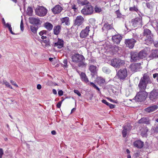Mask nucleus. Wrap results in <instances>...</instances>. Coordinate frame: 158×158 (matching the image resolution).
Returning a JSON list of instances; mask_svg holds the SVG:
<instances>
[{"label": "nucleus", "mask_w": 158, "mask_h": 158, "mask_svg": "<svg viewBox=\"0 0 158 158\" xmlns=\"http://www.w3.org/2000/svg\"><path fill=\"white\" fill-rule=\"evenodd\" d=\"M155 131L156 132H158V125H157L155 127Z\"/></svg>", "instance_id": "774afa93"}, {"label": "nucleus", "mask_w": 158, "mask_h": 158, "mask_svg": "<svg viewBox=\"0 0 158 158\" xmlns=\"http://www.w3.org/2000/svg\"><path fill=\"white\" fill-rule=\"evenodd\" d=\"M95 11L96 12L99 13L102 11V10L101 8L96 6L94 8Z\"/></svg>", "instance_id": "37998d69"}, {"label": "nucleus", "mask_w": 158, "mask_h": 158, "mask_svg": "<svg viewBox=\"0 0 158 158\" xmlns=\"http://www.w3.org/2000/svg\"><path fill=\"white\" fill-rule=\"evenodd\" d=\"M84 19L81 16H78L75 20V24L78 26L81 25L84 22Z\"/></svg>", "instance_id": "4468645a"}, {"label": "nucleus", "mask_w": 158, "mask_h": 158, "mask_svg": "<svg viewBox=\"0 0 158 158\" xmlns=\"http://www.w3.org/2000/svg\"><path fill=\"white\" fill-rule=\"evenodd\" d=\"M138 54L139 59H143L147 56V53L144 51H141Z\"/></svg>", "instance_id": "473e14b6"}, {"label": "nucleus", "mask_w": 158, "mask_h": 158, "mask_svg": "<svg viewBox=\"0 0 158 158\" xmlns=\"http://www.w3.org/2000/svg\"><path fill=\"white\" fill-rule=\"evenodd\" d=\"M134 145L135 147L140 148L143 147V142L140 140H138L134 143Z\"/></svg>", "instance_id": "5701e85b"}, {"label": "nucleus", "mask_w": 158, "mask_h": 158, "mask_svg": "<svg viewBox=\"0 0 158 158\" xmlns=\"http://www.w3.org/2000/svg\"><path fill=\"white\" fill-rule=\"evenodd\" d=\"M93 7L91 5H87L84 6L81 10V13L85 15H91L93 12Z\"/></svg>", "instance_id": "423d86ee"}, {"label": "nucleus", "mask_w": 158, "mask_h": 158, "mask_svg": "<svg viewBox=\"0 0 158 158\" xmlns=\"http://www.w3.org/2000/svg\"><path fill=\"white\" fill-rule=\"evenodd\" d=\"M47 31L45 30H43L41 31L39 33V35L40 36L42 35H46Z\"/></svg>", "instance_id": "a18cd8bd"}, {"label": "nucleus", "mask_w": 158, "mask_h": 158, "mask_svg": "<svg viewBox=\"0 0 158 158\" xmlns=\"http://www.w3.org/2000/svg\"><path fill=\"white\" fill-rule=\"evenodd\" d=\"M148 131V129L147 128H143L142 131L141 135L143 137L146 136H147V133Z\"/></svg>", "instance_id": "f704fd0d"}, {"label": "nucleus", "mask_w": 158, "mask_h": 158, "mask_svg": "<svg viewBox=\"0 0 158 158\" xmlns=\"http://www.w3.org/2000/svg\"><path fill=\"white\" fill-rule=\"evenodd\" d=\"M3 84L5 85L6 86L11 89H13L12 87L10 85L9 83L6 81H3Z\"/></svg>", "instance_id": "ea45409f"}, {"label": "nucleus", "mask_w": 158, "mask_h": 158, "mask_svg": "<svg viewBox=\"0 0 158 158\" xmlns=\"http://www.w3.org/2000/svg\"><path fill=\"white\" fill-rule=\"evenodd\" d=\"M102 70L104 72L106 73H109L110 71V70L108 69H107L106 67L103 68Z\"/></svg>", "instance_id": "3c124183"}, {"label": "nucleus", "mask_w": 158, "mask_h": 158, "mask_svg": "<svg viewBox=\"0 0 158 158\" xmlns=\"http://www.w3.org/2000/svg\"><path fill=\"white\" fill-rule=\"evenodd\" d=\"M149 57L152 58L158 57V50H152Z\"/></svg>", "instance_id": "a878e982"}, {"label": "nucleus", "mask_w": 158, "mask_h": 158, "mask_svg": "<svg viewBox=\"0 0 158 158\" xmlns=\"http://www.w3.org/2000/svg\"><path fill=\"white\" fill-rule=\"evenodd\" d=\"M20 27L21 30L22 31H23L24 30V27H23V21L22 20L21 22Z\"/></svg>", "instance_id": "09e8293b"}, {"label": "nucleus", "mask_w": 158, "mask_h": 158, "mask_svg": "<svg viewBox=\"0 0 158 158\" xmlns=\"http://www.w3.org/2000/svg\"><path fill=\"white\" fill-rule=\"evenodd\" d=\"M136 42V40L133 39H127L125 41V44L126 46L130 48H132L134 46L135 43Z\"/></svg>", "instance_id": "9b49d317"}, {"label": "nucleus", "mask_w": 158, "mask_h": 158, "mask_svg": "<svg viewBox=\"0 0 158 158\" xmlns=\"http://www.w3.org/2000/svg\"><path fill=\"white\" fill-rule=\"evenodd\" d=\"M73 91L74 93L77 94L79 96H81V94L78 90L74 89Z\"/></svg>", "instance_id": "8fccbe9b"}, {"label": "nucleus", "mask_w": 158, "mask_h": 158, "mask_svg": "<svg viewBox=\"0 0 158 158\" xmlns=\"http://www.w3.org/2000/svg\"><path fill=\"white\" fill-rule=\"evenodd\" d=\"M139 66L138 63L132 64L131 66V70L132 71H136L139 70Z\"/></svg>", "instance_id": "bb28decb"}, {"label": "nucleus", "mask_w": 158, "mask_h": 158, "mask_svg": "<svg viewBox=\"0 0 158 158\" xmlns=\"http://www.w3.org/2000/svg\"><path fill=\"white\" fill-rule=\"evenodd\" d=\"M89 69L91 72V74L93 76L97 73V67L96 66L91 65L89 66Z\"/></svg>", "instance_id": "b1692460"}, {"label": "nucleus", "mask_w": 158, "mask_h": 158, "mask_svg": "<svg viewBox=\"0 0 158 158\" xmlns=\"http://www.w3.org/2000/svg\"><path fill=\"white\" fill-rule=\"evenodd\" d=\"M105 79L102 77H98V82L99 85L105 83Z\"/></svg>", "instance_id": "72a5a7b5"}, {"label": "nucleus", "mask_w": 158, "mask_h": 158, "mask_svg": "<svg viewBox=\"0 0 158 158\" xmlns=\"http://www.w3.org/2000/svg\"><path fill=\"white\" fill-rule=\"evenodd\" d=\"M64 100H62L61 101H60L59 102H58V103L57 104V107L58 108H60V106H61V104L62 103V102Z\"/></svg>", "instance_id": "5fc2aeb1"}, {"label": "nucleus", "mask_w": 158, "mask_h": 158, "mask_svg": "<svg viewBox=\"0 0 158 158\" xmlns=\"http://www.w3.org/2000/svg\"><path fill=\"white\" fill-rule=\"evenodd\" d=\"M36 14L40 16H44L47 14V10L43 6H38L35 9Z\"/></svg>", "instance_id": "39448f33"}, {"label": "nucleus", "mask_w": 158, "mask_h": 158, "mask_svg": "<svg viewBox=\"0 0 158 158\" xmlns=\"http://www.w3.org/2000/svg\"><path fill=\"white\" fill-rule=\"evenodd\" d=\"M128 131L129 130L127 128L125 127H124L123 130L122 131L123 136V137H125L126 136L127 134V131Z\"/></svg>", "instance_id": "4c0bfd02"}, {"label": "nucleus", "mask_w": 158, "mask_h": 158, "mask_svg": "<svg viewBox=\"0 0 158 158\" xmlns=\"http://www.w3.org/2000/svg\"><path fill=\"white\" fill-rule=\"evenodd\" d=\"M110 108L111 109H113L114 107V106L111 103H109L108 105Z\"/></svg>", "instance_id": "13d9d810"}, {"label": "nucleus", "mask_w": 158, "mask_h": 158, "mask_svg": "<svg viewBox=\"0 0 158 158\" xmlns=\"http://www.w3.org/2000/svg\"><path fill=\"white\" fill-rule=\"evenodd\" d=\"M142 20L141 18H136L132 21L133 25L134 27L142 26Z\"/></svg>", "instance_id": "f8f14e48"}, {"label": "nucleus", "mask_w": 158, "mask_h": 158, "mask_svg": "<svg viewBox=\"0 0 158 158\" xmlns=\"http://www.w3.org/2000/svg\"><path fill=\"white\" fill-rule=\"evenodd\" d=\"M40 42L42 45L44 46L45 48L48 47L49 46H50L48 40H41L40 41Z\"/></svg>", "instance_id": "7c9ffc66"}, {"label": "nucleus", "mask_w": 158, "mask_h": 158, "mask_svg": "<svg viewBox=\"0 0 158 158\" xmlns=\"http://www.w3.org/2000/svg\"><path fill=\"white\" fill-rule=\"evenodd\" d=\"M148 73L143 74L139 81L138 87L140 90H144L148 88V85L152 83L151 78Z\"/></svg>", "instance_id": "f03ea898"}, {"label": "nucleus", "mask_w": 158, "mask_h": 158, "mask_svg": "<svg viewBox=\"0 0 158 158\" xmlns=\"http://www.w3.org/2000/svg\"><path fill=\"white\" fill-rule=\"evenodd\" d=\"M61 27L60 25H57L56 26L54 27L53 29L54 33V34L56 35H58L61 30Z\"/></svg>", "instance_id": "cd10ccee"}, {"label": "nucleus", "mask_w": 158, "mask_h": 158, "mask_svg": "<svg viewBox=\"0 0 158 158\" xmlns=\"http://www.w3.org/2000/svg\"><path fill=\"white\" fill-rule=\"evenodd\" d=\"M127 71L126 69H120L117 73V75L120 80L124 79L127 76Z\"/></svg>", "instance_id": "0eeeda50"}, {"label": "nucleus", "mask_w": 158, "mask_h": 158, "mask_svg": "<svg viewBox=\"0 0 158 158\" xmlns=\"http://www.w3.org/2000/svg\"><path fill=\"white\" fill-rule=\"evenodd\" d=\"M30 29L32 32L34 33H36L37 30V28L36 27L34 26H31Z\"/></svg>", "instance_id": "e433bc0d"}, {"label": "nucleus", "mask_w": 158, "mask_h": 158, "mask_svg": "<svg viewBox=\"0 0 158 158\" xmlns=\"http://www.w3.org/2000/svg\"><path fill=\"white\" fill-rule=\"evenodd\" d=\"M90 85L92 86L93 87H94V88L98 90V91H100L99 89L93 83L91 82L90 83Z\"/></svg>", "instance_id": "79ce46f5"}, {"label": "nucleus", "mask_w": 158, "mask_h": 158, "mask_svg": "<svg viewBox=\"0 0 158 158\" xmlns=\"http://www.w3.org/2000/svg\"><path fill=\"white\" fill-rule=\"evenodd\" d=\"M10 33L12 35H15V34L12 31V28L9 30Z\"/></svg>", "instance_id": "69168bd1"}, {"label": "nucleus", "mask_w": 158, "mask_h": 158, "mask_svg": "<svg viewBox=\"0 0 158 158\" xmlns=\"http://www.w3.org/2000/svg\"><path fill=\"white\" fill-rule=\"evenodd\" d=\"M77 0H70L69 6L71 5L70 8L73 9L75 12H77V8L76 7Z\"/></svg>", "instance_id": "412c9836"}, {"label": "nucleus", "mask_w": 158, "mask_h": 158, "mask_svg": "<svg viewBox=\"0 0 158 158\" xmlns=\"http://www.w3.org/2000/svg\"><path fill=\"white\" fill-rule=\"evenodd\" d=\"M63 10V8L59 5H57L52 9V10L54 14L60 13Z\"/></svg>", "instance_id": "dca6fc26"}, {"label": "nucleus", "mask_w": 158, "mask_h": 158, "mask_svg": "<svg viewBox=\"0 0 158 158\" xmlns=\"http://www.w3.org/2000/svg\"><path fill=\"white\" fill-rule=\"evenodd\" d=\"M102 102L106 105L107 106H108L109 103L107 102V101L104 99H103L102 100Z\"/></svg>", "instance_id": "6e6d98bb"}, {"label": "nucleus", "mask_w": 158, "mask_h": 158, "mask_svg": "<svg viewBox=\"0 0 158 158\" xmlns=\"http://www.w3.org/2000/svg\"><path fill=\"white\" fill-rule=\"evenodd\" d=\"M30 23L35 24H38L40 21L38 19L33 17L30 18Z\"/></svg>", "instance_id": "c85d7f7f"}, {"label": "nucleus", "mask_w": 158, "mask_h": 158, "mask_svg": "<svg viewBox=\"0 0 158 158\" xmlns=\"http://www.w3.org/2000/svg\"><path fill=\"white\" fill-rule=\"evenodd\" d=\"M122 39V36L119 35H114L112 38L113 42L117 44H118L120 43Z\"/></svg>", "instance_id": "f3484780"}, {"label": "nucleus", "mask_w": 158, "mask_h": 158, "mask_svg": "<svg viewBox=\"0 0 158 158\" xmlns=\"http://www.w3.org/2000/svg\"><path fill=\"white\" fill-rule=\"evenodd\" d=\"M72 61L74 62H79L82 61L85 58L82 55L78 53L75 54L72 56Z\"/></svg>", "instance_id": "1a4fd4ad"}, {"label": "nucleus", "mask_w": 158, "mask_h": 158, "mask_svg": "<svg viewBox=\"0 0 158 158\" xmlns=\"http://www.w3.org/2000/svg\"><path fill=\"white\" fill-rule=\"evenodd\" d=\"M89 23H91L92 22H94L95 21V20L94 19L91 18L89 19Z\"/></svg>", "instance_id": "052dcab7"}, {"label": "nucleus", "mask_w": 158, "mask_h": 158, "mask_svg": "<svg viewBox=\"0 0 158 158\" xmlns=\"http://www.w3.org/2000/svg\"><path fill=\"white\" fill-rule=\"evenodd\" d=\"M52 93L54 94H57L56 91L55 89H53L52 90Z\"/></svg>", "instance_id": "338daca9"}, {"label": "nucleus", "mask_w": 158, "mask_h": 158, "mask_svg": "<svg viewBox=\"0 0 158 158\" xmlns=\"http://www.w3.org/2000/svg\"><path fill=\"white\" fill-rule=\"evenodd\" d=\"M113 29L112 24H109L108 23H105L102 28L103 31L107 32L109 30Z\"/></svg>", "instance_id": "a211bd4d"}, {"label": "nucleus", "mask_w": 158, "mask_h": 158, "mask_svg": "<svg viewBox=\"0 0 158 158\" xmlns=\"http://www.w3.org/2000/svg\"><path fill=\"white\" fill-rule=\"evenodd\" d=\"M119 50L118 46L116 45L110 46L109 48V52L111 55H114Z\"/></svg>", "instance_id": "2eb2a0df"}, {"label": "nucleus", "mask_w": 158, "mask_h": 158, "mask_svg": "<svg viewBox=\"0 0 158 158\" xmlns=\"http://www.w3.org/2000/svg\"><path fill=\"white\" fill-rule=\"evenodd\" d=\"M58 94L60 96L62 95H63V91L62 90H59L58 92Z\"/></svg>", "instance_id": "4d7b16f0"}, {"label": "nucleus", "mask_w": 158, "mask_h": 158, "mask_svg": "<svg viewBox=\"0 0 158 158\" xmlns=\"http://www.w3.org/2000/svg\"><path fill=\"white\" fill-rule=\"evenodd\" d=\"M44 27L49 31L51 30L53 28V25L51 23L48 22H46L44 24Z\"/></svg>", "instance_id": "2f4dec72"}, {"label": "nucleus", "mask_w": 158, "mask_h": 158, "mask_svg": "<svg viewBox=\"0 0 158 158\" xmlns=\"http://www.w3.org/2000/svg\"><path fill=\"white\" fill-rule=\"evenodd\" d=\"M10 82L12 85H15V86L16 87H18V86L16 84V82L15 81H13V80H10Z\"/></svg>", "instance_id": "603ef678"}, {"label": "nucleus", "mask_w": 158, "mask_h": 158, "mask_svg": "<svg viewBox=\"0 0 158 158\" xmlns=\"http://www.w3.org/2000/svg\"><path fill=\"white\" fill-rule=\"evenodd\" d=\"M154 5L155 3L153 2L147 3L146 4V6L147 7L150 9L152 8Z\"/></svg>", "instance_id": "c9c22d12"}, {"label": "nucleus", "mask_w": 158, "mask_h": 158, "mask_svg": "<svg viewBox=\"0 0 158 158\" xmlns=\"http://www.w3.org/2000/svg\"><path fill=\"white\" fill-rule=\"evenodd\" d=\"M115 13L117 15V16L118 17H121V14L120 13L119 11L118 10H117L115 12Z\"/></svg>", "instance_id": "de8ad7c7"}, {"label": "nucleus", "mask_w": 158, "mask_h": 158, "mask_svg": "<svg viewBox=\"0 0 158 158\" xmlns=\"http://www.w3.org/2000/svg\"><path fill=\"white\" fill-rule=\"evenodd\" d=\"M147 96V93L144 90H140L137 94L135 98L137 102H141L145 100Z\"/></svg>", "instance_id": "20e7f679"}, {"label": "nucleus", "mask_w": 158, "mask_h": 158, "mask_svg": "<svg viewBox=\"0 0 158 158\" xmlns=\"http://www.w3.org/2000/svg\"><path fill=\"white\" fill-rule=\"evenodd\" d=\"M5 27H6L7 28V27H9V26H11V24L8 23H7L5 25Z\"/></svg>", "instance_id": "0e129e2a"}, {"label": "nucleus", "mask_w": 158, "mask_h": 158, "mask_svg": "<svg viewBox=\"0 0 158 158\" xmlns=\"http://www.w3.org/2000/svg\"><path fill=\"white\" fill-rule=\"evenodd\" d=\"M131 58L133 61H135L139 60V55L137 52H131Z\"/></svg>", "instance_id": "4be33fe9"}, {"label": "nucleus", "mask_w": 158, "mask_h": 158, "mask_svg": "<svg viewBox=\"0 0 158 158\" xmlns=\"http://www.w3.org/2000/svg\"><path fill=\"white\" fill-rule=\"evenodd\" d=\"M64 41L63 40L58 39L57 42L54 44V46L55 47H57L58 48L60 49L63 47Z\"/></svg>", "instance_id": "6ab92c4d"}, {"label": "nucleus", "mask_w": 158, "mask_h": 158, "mask_svg": "<svg viewBox=\"0 0 158 158\" xmlns=\"http://www.w3.org/2000/svg\"><path fill=\"white\" fill-rule=\"evenodd\" d=\"M149 98L152 101H154L158 98V90L153 89L149 94Z\"/></svg>", "instance_id": "9d476101"}, {"label": "nucleus", "mask_w": 158, "mask_h": 158, "mask_svg": "<svg viewBox=\"0 0 158 158\" xmlns=\"http://www.w3.org/2000/svg\"><path fill=\"white\" fill-rule=\"evenodd\" d=\"M90 27V25L86 26L85 29L81 30L80 33V36L81 38H86L89 35Z\"/></svg>", "instance_id": "6e6552de"}, {"label": "nucleus", "mask_w": 158, "mask_h": 158, "mask_svg": "<svg viewBox=\"0 0 158 158\" xmlns=\"http://www.w3.org/2000/svg\"><path fill=\"white\" fill-rule=\"evenodd\" d=\"M109 63L115 68H119L123 66L125 64L123 60L118 58H114L109 61Z\"/></svg>", "instance_id": "7ed1b4c3"}, {"label": "nucleus", "mask_w": 158, "mask_h": 158, "mask_svg": "<svg viewBox=\"0 0 158 158\" xmlns=\"http://www.w3.org/2000/svg\"><path fill=\"white\" fill-rule=\"evenodd\" d=\"M80 78L82 81L85 83H89V80L85 74L83 72H81L80 74Z\"/></svg>", "instance_id": "aec40b11"}, {"label": "nucleus", "mask_w": 158, "mask_h": 158, "mask_svg": "<svg viewBox=\"0 0 158 158\" xmlns=\"http://www.w3.org/2000/svg\"><path fill=\"white\" fill-rule=\"evenodd\" d=\"M61 21L62 23L66 25H69L70 23L69 19L68 17H66L61 19Z\"/></svg>", "instance_id": "393cba45"}, {"label": "nucleus", "mask_w": 158, "mask_h": 158, "mask_svg": "<svg viewBox=\"0 0 158 158\" xmlns=\"http://www.w3.org/2000/svg\"><path fill=\"white\" fill-rule=\"evenodd\" d=\"M79 4L82 6L87 4L89 3V2L87 0H81L78 2Z\"/></svg>", "instance_id": "58836bf2"}, {"label": "nucleus", "mask_w": 158, "mask_h": 158, "mask_svg": "<svg viewBox=\"0 0 158 158\" xmlns=\"http://www.w3.org/2000/svg\"><path fill=\"white\" fill-rule=\"evenodd\" d=\"M63 66L64 67L66 68L67 67V59H64L63 61Z\"/></svg>", "instance_id": "49530a36"}, {"label": "nucleus", "mask_w": 158, "mask_h": 158, "mask_svg": "<svg viewBox=\"0 0 158 158\" xmlns=\"http://www.w3.org/2000/svg\"><path fill=\"white\" fill-rule=\"evenodd\" d=\"M153 77L154 78L156 77L157 78V81L158 82V73L153 74Z\"/></svg>", "instance_id": "bf43d9fd"}, {"label": "nucleus", "mask_w": 158, "mask_h": 158, "mask_svg": "<svg viewBox=\"0 0 158 158\" xmlns=\"http://www.w3.org/2000/svg\"><path fill=\"white\" fill-rule=\"evenodd\" d=\"M4 153L3 149L0 148V158H2V156L3 155Z\"/></svg>", "instance_id": "864d4df0"}, {"label": "nucleus", "mask_w": 158, "mask_h": 158, "mask_svg": "<svg viewBox=\"0 0 158 158\" xmlns=\"http://www.w3.org/2000/svg\"><path fill=\"white\" fill-rule=\"evenodd\" d=\"M47 38V36L46 35H41V38L43 40H44V39H46Z\"/></svg>", "instance_id": "e2e57ef3"}, {"label": "nucleus", "mask_w": 158, "mask_h": 158, "mask_svg": "<svg viewBox=\"0 0 158 158\" xmlns=\"http://www.w3.org/2000/svg\"><path fill=\"white\" fill-rule=\"evenodd\" d=\"M138 123H145L146 124H148L150 123V120L148 118H142L139 120Z\"/></svg>", "instance_id": "c756f323"}, {"label": "nucleus", "mask_w": 158, "mask_h": 158, "mask_svg": "<svg viewBox=\"0 0 158 158\" xmlns=\"http://www.w3.org/2000/svg\"><path fill=\"white\" fill-rule=\"evenodd\" d=\"M27 14L29 15H31L33 12V10L32 8L29 7L27 9Z\"/></svg>", "instance_id": "a19ab883"}, {"label": "nucleus", "mask_w": 158, "mask_h": 158, "mask_svg": "<svg viewBox=\"0 0 158 158\" xmlns=\"http://www.w3.org/2000/svg\"><path fill=\"white\" fill-rule=\"evenodd\" d=\"M41 85L40 84H38L37 86V88L38 89H40L41 88Z\"/></svg>", "instance_id": "680f3d73"}, {"label": "nucleus", "mask_w": 158, "mask_h": 158, "mask_svg": "<svg viewBox=\"0 0 158 158\" xmlns=\"http://www.w3.org/2000/svg\"><path fill=\"white\" fill-rule=\"evenodd\" d=\"M158 108V106L156 105H153L149 106L144 109L145 111L149 113H152L156 110Z\"/></svg>", "instance_id": "ddd939ff"}, {"label": "nucleus", "mask_w": 158, "mask_h": 158, "mask_svg": "<svg viewBox=\"0 0 158 158\" xmlns=\"http://www.w3.org/2000/svg\"><path fill=\"white\" fill-rule=\"evenodd\" d=\"M129 10H130L131 11H137L138 10V9L135 6H134L133 7H130L129 8Z\"/></svg>", "instance_id": "c03bdc74"}, {"label": "nucleus", "mask_w": 158, "mask_h": 158, "mask_svg": "<svg viewBox=\"0 0 158 158\" xmlns=\"http://www.w3.org/2000/svg\"><path fill=\"white\" fill-rule=\"evenodd\" d=\"M143 36V40H144L145 44L149 45L153 44L155 47L158 48V42H154L153 35L149 29H144Z\"/></svg>", "instance_id": "f257e3e1"}]
</instances>
